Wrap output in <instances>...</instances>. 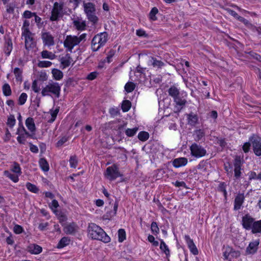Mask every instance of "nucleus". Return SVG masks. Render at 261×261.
<instances>
[{"label": "nucleus", "instance_id": "1", "mask_svg": "<svg viewBox=\"0 0 261 261\" xmlns=\"http://www.w3.org/2000/svg\"><path fill=\"white\" fill-rule=\"evenodd\" d=\"M241 224L246 230H251L252 234L261 233V219L255 220L250 214H247L243 216Z\"/></svg>", "mask_w": 261, "mask_h": 261}, {"label": "nucleus", "instance_id": "2", "mask_svg": "<svg viewBox=\"0 0 261 261\" xmlns=\"http://www.w3.org/2000/svg\"><path fill=\"white\" fill-rule=\"evenodd\" d=\"M88 235L93 240H96L107 243L110 242L111 239L106 232L99 226L94 223L89 224L88 227Z\"/></svg>", "mask_w": 261, "mask_h": 261}, {"label": "nucleus", "instance_id": "3", "mask_svg": "<svg viewBox=\"0 0 261 261\" xmlns=\"http://www.w3.org/2000/svg\"><path fill=\"white\" fill-rule=\"evenodd\" d=\"M108 41V34L103 32L98 34L94 36L91 41V49L93 51L98 50L103 46Z\"/></svg>", "mask_w": 261, "mask_h": 261}, {"label": "nucleus", "instance_id": "4", "mask_svg": "<svg viewBox=\"0 0 261 261\" xmlns=\"http://www.w3.org/2000/svg\"><path fill=\"white\" fill-rule=\"evenodd\" d=\"M83 7L84 12L88 20L92 22L93 25L96 24L98 21V18L95 14L96 9L95 5L91 2H84Z\"/></svg>", "mask_w": 261, "mask_h": 261}, {"label": "nucleus", "instance_id": "5", "mask_svg": "<svg viewBox=\"0 0 261 261\" xmlns=\"http://www.w3.org/2000/svg\"><path fill=\"white\" fill-rule=\"evenodd\" d=\"M60 91L61 87L59 84L56 82H51L42 89L41 94L43 96H45L49 95V93H50L58 98L60 96Z\"/></svg>", "mask_w": 261, "mask_h": 261}, {"label": "nucleus", "instance_id": "6", "mask_svg": "<svg viewBox=\"0 0 261 261\" xmlns=\"http://www.w3.org/2000/svg\"><path fill=\"white\" fill-rule=\"evenodd\" d=\"M64 7V3L60 2L58 3L56 2L54 3L53 9L51 11V16L49 19L51 21H57L60 17L63 16V10Z\"/></svg>", "mask_w": 261, "mask_h": 261}, {"label": "nucleus", "instance_id": "7", "mask_svg": "<svg viewBox=\"0 0 261 261\" xmlns=\"http://www.w3.org/2000/svg\"><path fill=\"white\" fill-rule=\"evenodd\" d=\"M187 96V94L186 92L182 91L179 93V95H177V96L173 98V101L175 104V109L176 112H180L185 106L187 102L186 99Z\"/></svg>", "mask_w": 261, "mask_h": 261}, {"label": "nucleus", "instance_id": "8", "mask_svg": "<svg viewBox=\"0 0 261 261\" xmlns=\"http://www.w3.org/2000/svg\"><path fill=\"white\" fill-rule=\"evenodd\" d=\"M79 44L77 36L72 35H67L63 42L64 47L70 53H72L73 47Z\"/></svg>", "mask_w": 261, "mask_h": 261}, {"label": "nucleus", "instance_id": "9", "mask_svg": "<svg viewBox=\"0 0 261 261\" xmlns=\"http://www.w3.org/2000/svg\"><path fill=\"white\" fill-rule=\"evenodd\" d=\"M190 149L191 155L197 158L203 157L206 154L205 149L202 146L195 143L191 145Z\"/></svg>", "mask_w": 261, "mask_h": 261}, {"label": "nucleus", "instance_id": "10", "mask_svg": "<svg viewBox=\"0 0 261 261\" xmlns=\"http://www.w3.org/2000/svg\"><path fill=\"white\" fill-rule=\"evenodd\" d=\"M244 160L243 157L240 155H236L233 160L234 176L236 179H239L242 175L241 170Z\"/></svg>", "mask_w": 261, "mask_h": 261}, {"label": "nucleus", "instance_id": "11", "mask_svg": "<svg viewBox=\"0 0 261 261\" xmlns=\"http://www.w3.org/2000/svg\"><path fill=\"white\" fill-rule=\"evenodd\" d=\"M106 174L107 176V178L110 180H114L117 177L122 176L119 171L118 166L115 164L107 168Z\"/></svg>", "mask_w": 261, "mask_h": 261}, {"label": "nucleus", "instance_id": "12", "mask_svg": "<svg viewBox=\"0 0 261 261\" xmlns=\"http://www.w3.org/2000/svg\"><path fill=\"white\" fill-rule=\"evenodd\" d=\"M249 141L252 145L254 153L256 156L261 155V138L252 136L249 138Z\"/></svg>", "mask_w": 261, "mask_h": 261}, {"label": "nucleus", "instance_id": "13", "mask_svg": "<svg viewBox=\"0 0 261 261\" xmlns=\"http://www.w3.org/2000/svg\"><path fill=\"white\" fill-rule=\"evenodd\" d=\"M225 259L230 260L232 258H237L240 256L241 253L239 251L234 250L232 247L227 246L225 248L223 253Z\"/></svg>", "mask_w": 261, "mask_h": 261}, {"label": "nucleus", "instance_id": "14", "mask_svg": "<svg viewBox=\"0 0 261 261\" xmlns=\"http://www.w3.org/2000/svg\"><path fill=\"white\" fill-rule=\"evenodd\" d=\"M260 243L259 239H257L249 243L246 249V254L248 255L254 254L257 251L258 245Z\"/></svg>", "mask_w": 261, "mask_h": 261}, {"label": "nucleus", "instance_id": "15", "mask_svg": "<svg viewBox=\"0 0 261 261\" xmlns=\"http://www.w3.org/2000/svg\"><path fill=\"white\" fill-rule=\"evenodd\" d=\"M22 35L25 39V48L29 50L30 48H34L35 46V44L34 41V38L32 37L33 34L32 32L22 33Z\"/></svg>", "mask_w": 261, "mask_h": 261}, {"label": "nucleus", "instance_id": "16", "mask_svg": "<svg viewBox=\"0 0 261 261\" xmlns=\"http://www.w3.org/2000/svg\"><path fill=\"white\" fill-rule=\"evenodd\" d=\"M41 38L44 45L52 46L54 45V38L49 32L42 33Z\"/></svg>", "mask_w": 261, "mask_h": 261}, {"label": "nucleus", "instance_id": "17", "mask_svg": "<svg viewBox=\"0 0 261 261\" xmlns=\"http://www.w3.org/2000/svg\"><path fill=\"white\" fill-rule=\"evenodd\" d=\"M185 239L191 252L194 255H197L198 254V250L193 240L188 235H185Z\"/></svg>", "mask_w": 261, "mask_h": 261}, {"label": "nucleus", "instance_id": "18", "mask_svg": "<svg viewBox=\"0 0 261 261\" xmlns=\"http://www.w3.org/2000/svg\"><path fill=\"white\" fill-rule=\"evenodd\" d=\"M245 199V196L243 193H239L234 199V210H239L243 203Z\"/></svg>", "mask_w": 261, "mask_h": 261}, {"label": "nucleus", "instance_id": "19", "mask_svg": "<svg viewBox=\"0 0 261 261\" xmlns=\"http://www.w3.org/2000/svg\"><path fill=\"white\" fill-rule=\"evenodd\" d=\"M187 163L188 159L184 157L176 158L172 161L173 166L176 168L185 166Z\"/></svg>", "mask_w": 261, "mask_h": 261}, {"label": "nucleus", "instance_id": "20", "mask_svg": "<svg viewBox=\"0 0 261 261\" xmlns=\"http://www.w3.org/2000/svg\"><path fill=\"white\" fill-rule=\"evenodd\" d=\"M72 61V59L69 54H66L65 56L62 57L60 59L61 65L63 66V69L69 67Z\"/></svg>", "mask_w": 261, "mask_h": 261}, {"label": "nucleus", "instance_id": "21", "mask_svg": "<svg viewBox=\"0 0 261 261\" xmlns=\"http://www.w3.org/2000/svg\"><path fill=\"white\" fill-rule=\"evenodd\" d=\"M28 251L31 254H38L40 253L42 251V247L37 244H32L28 247Z\"/></svg>", "mask_w": 261, "mask_h": 261}, {"label": "nucleus", "instance_id": "22", "mask_svg": "<svg viewBox=\"0 0 261 261\" xmlns=\"http://www.w3.org/2000/svg\"><path fill=\"white\" fill-rule=\"evenodd\" d=\"M25 132H16V134L19 135V136L17 137V141L19 143L21 144H24L25 142V140L27 137L32 138V135L30 134L28 132V134H25Z\"/></svg>", "mask_w": 261, "mask_h": 261}, {"label": "nucleus", "instance_id": "23", "mask_svg": "<svg viewBox=\"0 0 261 261\" xmlns=\"http://www.w3.org/2000/svg\"><path fill=\"white\" fill-rule=\"evenodd\" d=\"M13 48L12 41L11 38L7 39L5 43L4 51L7 56H9Z\"/></svg>", "mask_w": 261, "mask_h": 261}, {"label": "nucleus", "instance_id": "24", "mask_svg": "<svg viewBox=\"0 0 261 261\" xmlns=\"http://www.w3.org/2000/svg\"><path fill=\"white\" fill-rule=\"evenodd\" d=\"M25 125L31 132L34 133L36 131V126L33 118H28L25 120Z\"/></svg>", "mask_w": 261, "mask_h": 261}, {"label": "nucleus", "instance_id": "25", "mask_svg": "<svg viewBox=\"0 0 261 261\" xmlns=\"http://www.w3.org/2000/svg\"><path fill=\"white\" fill-rule=\"evenodd\" d=\"M194 139L196 141H199L202 140H204L205 133L203 130L199 129L195 130L193 134Z\"/></svg>", "mask_w": 261, "mask_h": 261}, {"label": "nucleus", "instance_id": "26", "mask_svg": "<svg viewBox=\"0 0 261 261\" xmlns=\"http://www.w3.org/2000/svg\"><path fill=\"white\" fill-rule=\"evenodd\" d=\"M76 225L74 223H70L64 227V232L66 234H73L75 232Z\"/></svg>", "mask_w": 261, "mask_h": 261}, {"label": "nucleus", "instance_id": "27", "mask_svg": "<svg viewBox=\"0 0 261 261\" xmlns=\"http://www.w3.org/2000/svg\"><path fill=\"white\" fill-rule=\"evenodd\" d=\"M179 89L175 85L171 86L168 90V93L169 96L172 98L179 95L180 93Z\"/></svg>", "mask_w": 261, "mask_h": 261}, {"label": "nucleus", "instance_id": "28", "mask_svg": "<svg viewBox=\"0 0 261 261\" xmlns=\"http://www.w3.org/2000/svg\"><path fill=\"white\" fill-rule=\"evenodd\" d=\"M39 164L43 171L47 172L49 170V164L45 158H41L39 161Z\"/></svg>", "mask_w": 261, "mask_h": 261}, {"label": "nucleus", "instance_id": "29", "mask_svg": "<svg viewBox=\"0 0 261 261\" xmlns=\"http://www.w3.org/2000/svg\"><path fill=\"white\" fill-rule=\"evenodd\" d=\"M150 62L153 67H157L158 68H161L165 65V63L163 62L160 60H158L156 58L154 57L151 58Z\"/></svg>", "mask_w": 261, "mask_h": 261}, {"label": "nucleus", "instance_id": "30", "mask_svg": "<svg viewBox=\"0 0 261 261\" xmlns=\"http://www.w3.org/2000/svg\"><path fill=\"white\" fill-rule=\"evenodd\" d=\"M51 73L54 79L56 80H60L63 77V72L59 69L54 68L52 69Z\"/></svg>", "mask_w": 261, "mask_h": 261}, {"label": "nucleus", "instance_id": "31", "mask_svg": "<svg viewBox=\"0 0 261 261\" xmlns=\"http://www.w3.org/2000/svg\"><path fill=\"white\" fill-rule=\"evenodd\" d=\"M70 242V240L68 237H63L62 238L60 241L59 242L57 245L58 248H62L68 245Z\"/></svg>", "mask_w": 261, "mask_h": 261}, {"label": "nucleus", "instance_id": "32", "mask_svg": "<svg viewBox=\"0 0 261 261\" xmlns=\"http://www.w3.org/2000/svg\"><path fill=\"white\" fill-rule=\"evenodd\" d=\"M73 23L74 26H75L78 30H84L86 27L85 21H80L79 20H74Z\"/></svg>", "mask_w": 261, "mask_h": 261}, {"label": "nucleus", "instance_id": "33", "mask_svg": "<svg viewBox=\"0 0 261 261\" xmlns=\"http://www.w3.org/2000/svg\"><path fill=\"white\" fill-rule=\"evenodd\" d=\"M19 123H18V127L17 128V132L18 133L20 132H25V134H28V132L27 131L23 125L22 121V117L20 113H18V117L17 118Z\"/></svg>", "mask_w": 261, "mask_h": 261}, {"label": "nucleus", "instance_id": "34", "mask_svg": "<svg viewBox=\"0 0 261 261\" xmlns=\"http://www.w3.org/2000/svg\"><path fill=\"white\" fill-rule=\"evenodd\" d=\"M41 54V57L43 59H49L50 60H53L56 57L55 54L46 50H43Z\"/></svg>", "mask_w": 261, "mask_h": 261}, {"label": "nucleus", "instance_id": "35", "mask_svg": "<svg viewBox=\"0 0 261 261\" xmlns=\"http://www.w3.org/2000/svg\"><path fill=\"white\" fill-rule=\"evenodd\" d=\"M188 119L189 122L191 125H195L198 121V117L197 115L194 114L193 113L188 115Z\"/></svg>", "mask_w": 261, "mask_h": 261}, {"label": "nucleus", "instance_id": "36", "mask_svg": "<svg viewBox=\"0 0 261 261\" xmlns=\"http://www.w3.org/2000/svg\"><path fill=\"white\" fill-rule=\"evenodd\" d=\"M4 175L11 179L14 182H17L18 181L19 178L18 175L13 174L7 170L4 171Z\"/></svg>", "mask_w": 261, "mask_h": 261}, {"label": "nucleus", "instance_id": "37", "mask_svg": "<svg viewBox=\"0 0 261 261\" xmlns=\"http://www.w3.org/2000/svg\"><path fill=\"white\" fill-rule=\"evenodd\" d=\"M11 170L14 172L17 175H20L21 173V168L18 163L14 162L13 165L11 166Z\"/></svg>", "mask_w": 261, "mask_h": 261}, {"label": "nucleus", "instance_id": "38", "mask_svg": "<svg viewBox=\"0 0 261 261\" xmlns=\"http://www.w3.org/2000/svg\"><path fill=\"white\" fill-rule=\"evenodd\" d=\"M160 249L163 252H164L165 253L167 257L170 256V250L167 245L163 241V240H161V241Z\"/></svg>", "mask_w": 261, "mask_h": 261}, {"label": "nucleus", "instance_id": "39", "mask_svg": "<svg viewBox=\"0 0 261 261\" xmlns=\"http://www.w3.org/2000/svg\"><path fill=\"white\" fill-rule=\"evenodd\" d=\"M132 106L129 100H124L122 101L121 109L124 112H127L130 108Z\"/></svg>", "mask_w": 261, "mask_h": 261}, {"label": "nucleus", "instance_id": "40", "mask_svg": "<svg viewBox=\"0 0 261 261\" xmlns=\"http://www.w3.org/2000/svg\"><path fill=\"white\" fill-rule=\"evenodd\" d=\"M149 137V133L147 132L141 131L138 135V139L141 141H146Z\"/></svg>", "mask_w": 261, "mask_h": 261}, {"label": "nucleus", "instance_id": "41", "mask_svg": "<svg viewBox=\"0 0 261 261\" xmlns=\"http://www.w3.org/2000/svg\"><path fill=\"white\" fill-rule=\"evenodd\" d=\"M159 11L156 7L152 8L149 14V19L152 21L157 20V17L155 15Z\"/></svg>", "mask_w": 261, "mask_h": 261}, {"label": "nucleus", "instance_id": "42", "mask_svg": "<svg viewBox=\"0 0 261 261\" xmlns=\"http://www.w3.org/2000/svg\"><path fill=\"white\" fill-rule=\"evenodd\" d=\"M118 241L122 242L126 239V233L124 229H119L118 231Z\"/></svg>", "mask_w": 261, "mask_h": 261}, {"label": "nucleus", "instance_id": "43", "mask_svg": "<svg viewBox=\"0 0 261 261\" xmlns=\"http://www.w3.org/2000/svg\"><path fill=\"white\" fill-rule=\"evenodd\" d=\"M3 91L4 95L8 96L12 93L11 89L8 84H5L3 86Z\"/></svg>", "mask_w": 261, "mask_h": 261}, {"label": "nucleus", "instance_id": "44", "mask_svg": "<svg viewBox=\"0 0 261 261\" xmlns=\"http://www.w3.org/2000/svg\"><path fill=\"white\" fill-rule=\"evenodd\" d=\"M26 187L28 190L33 193H37L39 192V189L35 185L30 182H27Z\"/></svg>", "mask_w": 261, "mask_h": 261}, {"label": "nucleus", "instance_id": "45", "mask_svg": "<svg viewBox=\"0 0 261 261\" xmlns=\"http://www.w3.org/2000/svg\"><path fill=\"white\" fill-rule=\"evenodd\" d=\"M16 120L13 115H10L8 118L7 125L10 128H12L15 124Z\"/></svg>", "mask_w": 261, "mask_h": 261}, {"label": "nucleus", "instance_id": "46", "mask_svg": "<svg viewBox=\"0 0 261 261\" xmlns=\"http://www.w3.org/2000/svg\"><path fill=\"white\" fill-rule=\"evenodd\" d=\"M136 85L133 82L127 83L124 87L125 90L127 92L129 93L132 92L135 88Z\"/></svg>", "mask_w": 261, "mask_h": 261}, {"label": "nucleus", "instance_id": "47", "mask_svg": "<svg viewBox=\"0 0 261 261\" xmlns=\"http://www.w3.org/2000/svg\"><path fill=\"white\" fill-rule=\"evenodd\" d=\"M14 73L15 75L17 81H22V71L18 67H16L14 69Z\"/></svg>", "mask_w": 261, "mask_h": 261}, {"label": "nucleus", "instance_id": "48", "mask_svg": "<svg viewBox=\"0 0 261 261\" xmlns=\"http://www.w3.org/2000/svg\"><path fill=\"white\" fill-rule=\"evenodd\" d=\"M151 230L152 233L154 235H156L159 233L160 229L156 222H152L151 223Z\"/></svg>", "mask_w": 261, "mask_h": 261}, {"label": "nucleus", "instance_id": "49", "mask_svg": "<svg viewBox=\"0 0 261 261\" xmlns=\"http://www.w3.org/2000/svg\"><path fill=\"white\" fill-rule=\"evenodd\" d=\"M52 65V63L48 61H40L37 64L39 67L46 68L49 67Z\"/></svg>", "mask_w": 261, "mask_h": 261}, {"label": "nucleus", "instance_id": "50", "mask_svg": "<svg viewBox=\"0 0 261 261\" xmlns=\"http://www.w3.org/2000/svg\"><path fill=\"white\" fill-rule=\"evenodd\" d=\"M27 94L25 93H22L18 98V105H24L27 101Z\"/></svg>", "mask_w": 261, "mask_h": 261}, {"label": "nucleus", "instance_id": "51", "mask_svg": "<svg viewBox=\"0 0 261 261\" xmlns=\"http://www.w3.org/2000/svg\"><path fill=\"white\" fill-rule=\"evenodd\" d=\"M30 22L29 20H24L22 27V33L31 32L29 30Z\"/></svg>", "mask_w": 261, "mask_h": 261}, {"label": "nucleus", "instance_id": "52", "mask_svg": "<svg viewBox=\"0 0 261 261\" xmlns=\"http://www.w3.org/2000/svg\"><path fill=\"white\" fill-rule=\"evenodd\" d=\"M138 130V128L136 127L132 129L127 128L125 130V134L128 137H133L136 134Z\"/></svg>", "mask_w": 261, "mask_h": 261}, {"label": "nucleus", "instance_id": "53", "mask_svg": "<svg viewBox=\"0 0 261 261\" xmlns=\"http://www.w3.org/2000/svg\"><path fill=\"white\" fill-rule=\"evenodd\" d=\"M70 167L75 168L77 165V160L76 156H71L69 159Z\"/></svg>", "mask_w": 261, "mask_h": 261}, {"label": "nucleus", "instance_id": "54", "mask_svg": "<svg viewBox=\"0 0 261 261\" xmlns=\"http://www.w3.org/2000/svg\"><path fill=\"white\" fill-rule=\"evenodd\" d=\"M59 111V108H57L55 110H50V114H51V118L49 120V122H53L55 120Z\"/></svg>", "mask_w": 261, "mask_h": 261}, {"label": "nucleus", "instance_id": "55", "mask_svg": "<svg viewBox=\"0 0 261 261\" xmlns=\"http://www.w3.org/2000/svg\"><path fill=\"white\" fill-rule=\"evenodd\" d=\"M116 51L114 49H111L108 54L107 57L105 60L108 63H110L112 61V58L114 57Z\"/></svg>", "mask_w": 261, "mask_h": 261}, {"label": "nucleus", "instance_id": "56", "mask_svg": "<svg viewBox=\"0 0 261 261\" xmlns=\"http://www.w3.org/2000/svg\"><path fill=\"white\" fill-rule=\"evenodd\" d=\"M35 15V12H32L30 11L25 10L22 14V17L25 19H29L33 17Z\"/></svg>", "mask_w": 261, "mask_h": 261}, {"label": "nucleus", "instance_id": "57", "mask_svg": "<svg viewBox=\"0 0 261 261\" xmlns=\"http://www.w3.org/2000/svg\"><path fill=\"white\" fill-rule=\"evenodd\" d=\"M218 191L223 193L225 196H226L227 192L226 190V185L224 182H221L218 188Z\"/></svg>", "mask_w": 261, "mask_h": 261}, {"label": "nucleus", "instance_id": "58", "mask_svg": "<svg viewBox=\"0 0 261 261\" xmlns=\"http://www.w3.org/2000/svg\"><path fill=\"white\" fill-rule=\"evenodd\" d=\"M13 231L16 234H20L23 231V229L20 225L16 224L14 226Z\"/></svg>", "mask_w": 261, "mask_h": 261}, {"label": "nucleus", "instance_id": "59", "mask_svg": "<svg viewBox=\"0 0 261 261\" xmlns=\"http://www.w3.org/2000/svg\"><path fill=\"white\" fill-rule=\"evenodd\" d=\"M68 140V138L64 136L62 137L57 143L56 146L59 147L62 146Z\"/></svg>", "mask_w": 261, "mask_h": 261}, {"label": "nucleus", "instance_id": "60", "mask_svg": "<svg viewBox=\"0 0 261 261\" xmlns=\"http://www.w3.org/2000/svg\"><path fill=\"white\" fill-rule=\"evenodd\" d=\"M197 168L202 171H205L206 170V162L204 161H201L197 165Z\"/></svg>", "mask_w": 261, "mask_h": 261}, {"label": "nucleus", "instance_id": "61", "mask_svg": "<svg viewBox=\"0 0 261 261\" xmlns=\"http://www.w3.org/2000/svg\"><path fill=\"white\" fill-rule=\"evenodd\" d=\"M136 35L139 37H144L147 38L148 35L145 31L142 29H139L136 31Z\"/></svg>", "mask_w": 261, "mask_h": 261}, {"label": "nucleus", "instance_id": "62", "mask_svg": "<svg viewBox=\"0 0 261 261\" xmlns=\"http://www.w3.org/2000/svg\"><path fill=\"white\" fill-rule=\"evenodd\" d=\"M32 88L33 90L35 93H38V92H39V91L40 90V87H38V85H37V80H34L33 82Z\"/></svg>", "mask_w": 261, "mask_h": 261}, {"label": "nucleus", "instance_id": "63", "mask_svg": "<svg viewBox=\"0 0 261 261\" xmlns=\"http://www.w3.org/2000/svg\"><path fill=\"white\" fill-rule=\"evenodd\" d=\"M251 143L249 141L248 142H246L244 144L242 147V149L245 153L249 152L251 146Z\"/></svg>", "mask_w": 261, "mask_h": 261}, {"label": "nucleus", "instance_id": "64", "mask_svg": "<svg viewBox=\"0 0 261 261\" xmlns=\"http://www.w3.org/2000/svg\"><path fill=\"white\" fill-rule=\"evenodd\" d=\"M109 113L111 116L114 117L118 115L119 111L118 108H112L110 109Z\"/></svg>", "mask_w": 261, "mask_h": 261}]
</instances>
